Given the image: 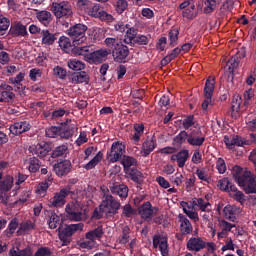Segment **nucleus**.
I'll return each instance as SVG.
<instances>
[{"label":"nucleus","mask_w":256,"mask_h":256,"mask_svg":"<svg viewBox=\"0 0 256 256\" xmlns=\"http://www.w3.org/2000/svg\"><path fill=\"white\" fill-rule=\"evenodd\" d=\"M215 91V78L214 77H208L205 86H204V101L202 103V109L207 113V109L209 108V105L212 103V97L213 93Z\"/></svg>","instance_id":"nucleus-8"},{"label":"nucleus","mask_w":256,"mask_h":256,"mask_svg":"<svg viewBox=\"0 0 256 256\" xmlns=\"http://www.w3.org/2000/svg\"><path fill=\"white\" fill-rule=\"evenodd\" d=\"M243 103V99L239 96V94H235L232 98L231 103V111L232 113H238L241 109V104Z\"/></svg>","instance_id":"nucleus-46"},{"label":"nucleus","mask_w":256,"mask_h":256,"mask_svg":"<svg viewBox=\"0 0 256 256\" xmlns=\"http://www.w3.org/2000/svg\"><path fill=\"white\" fill-rule=\"evenodd\" d=\"M99 209L106 217H114V215L119 213V209H121V202L115 199L111 194H104Z\"/></svg>","instance_id":"nucleus-5"},{"label":"nucleus","mask_w":256,"mask_h":256,"mask_svg":"<svg viewBox=\"0 0 256 256\" xmlns=\"http://www.w3.org/2000/svg\"><path fill=\"white\" fill-rule=\"evenodd\" d=\"M155 211H159V208L154 207L151 205V202L147 201L145 202L139 209L138 213L139 215L145 220L149 221L153 217V213Z\"/></svg>","instance_id":"nucleus-21"},{"label":"nucleus","mask_w":256,"mask_h":256,"mask_svg":"<svg viewBox=\"0 0 256 256\" xmlns=\"http://www.w3.org/2000/svg\"><path fill=\"white\" fill-rule=\"evenodd\" d=\"M231 185V181L229 178H223L219 181L220 191L229 192V186Z\"/></svg>","instance_id":"nucleus-64"},{"label":"nucleus","mask_w":256,"mask_h":256,"mask_svg":"<svg viewBox=\"0 0 256 256\" xmlns=\"http://www.w3.org/2000/svg\"><path fill=\"white\" fill-rule=\"evenodd\" d=\"M58 43L59 47L66 53H69V51L73 49V46L71 45V39H69L67 36H60Z\"/></svg>","instance_id":"nucleus-41"},{"label":"nucleus","mask_w":256,"mask_h":256,"mask_svg":"<svg viewBox=\"0 0 256 256\" xmlns=\"http://www.w3.org/2000/svg\"><path fill=\"white\" fill-rule=\"evenodd\" d=\"M67 33L71 39H73V45H81L87 41V26L83 24H76L67 30Z\"/></svg>","instance_id":"nucleus-7"},{"label":"nucleus","mask_w":256,"mask_h":256,"mask_svg":"<svg viewBox=\"0 0 256 256\" xmlns=\"http://www.w3.org/2000/svg\"><path fill=\"white\" fill-rule=\"evenodd\" d=\"M137 211L131 206V204H126L122 207V215L123 217H127L131 219V217L135 216Z\"/></svg>","instance_id":"nucleus-47"},{"label":"nucleus","mask_w":256,"mask_h":256,"mask_svg":"<svg viewBox=\"0 0 256 256\" xmlns=\"http://www.w3.org/2000/svg\"><path fill=\"white\" fill-rule=\"evenodd\" d=\"M68 67L72 69V71H83V69H85L83 62L75 59L68 62Z\"/></svg>","instance_id":"nucleus-50"},{"label":"nucleus","mask_w":256,"mask_h":256,"mask_svg":"<svg viewBox=\"0 0 256 256\" xmlns=\"http://www.w3.org/2000/svg\"><path fill=\"white\" fill-rule=\"evenodd\" d=\"M159 251L162 256H169V244L167 243V239L163 238L161 240Z\"/></svg>","instance_id":"nucleus-60"},{"label":"nucleus","mask_w":256,"mask_h":256,"mask_svg":"<svg viewBox=\"0 0 256 256\" xmlns=\"http://www.w3.org/2000/svg\"><path fill=\"white\" fill-rule=\"evenodd\" d=\"M11 22L7 18H0V35H5L7 29H9V25Z\"/></svg>","instance_id":"nucleus-63"},{"label":"nucleus","mask_w":256,"mask_h":256,"mask_svg":"<svg viewBox=\"0 0 256 256\" xmlns=\"http://www.w3.org/2000/svg\"><path fill=\"white\" fill-rule=\"evenodd\" d=\"M41 35V43L44 47H51V45H55V41L59 39V32H51L49 29H44L40 32Z\"/></svg>","instance_id":"nucleus-17"},{"label":"nucleus","mask_w":256,"mask_h":256,"mask_svg":"<svg viewBox=\"0 0 256 256\" xmlns=\"http://www.w3.org/2000/svg\"><path fill=\"white\" fill-rule=\"evenodd\" d=\"M29 151L30 153H32V155H37L39 159H45L51 151V144L42 141L39 142L37 145L30 146Z\"/></svg>","instance_id":"nucleus-13"},{"label":"nucleus","mask_w":256,"mask_h":256,"mask_svg":"<svg viewBox=\"0 0 256 256\" xmlns=\"http://www.w3.org/2000/svg\"><path fill=\"white\" fill-rule=\"evenodd\" d=\"M122 165L124 167V169L127 171H129V169H133V167H136L137 165V159L131 157V156H123L122 159Z\"/></svg>","instance_id":"nucleus-44"},{"label":"nucleus","mask_w":256,"mask_h":256,"mask_svg":"<svg viewBox=\"0 0 256 256\" xmlns=\"http://www.w3.org/2000/svg\"><path fill=\"white\" fill-rule=\"evenodd\" d=\"M67 155H69V147L65 144L57 146L51 152L52 159H59V158L65 159Z\"/></svg>","instance_id":"nucleus-30"},{"label":"nucleus","mask_w":256,"mask_h":256,"mask_svg":"<svg viewBox=\"0 0 256 256\" xmlns=\"http://www.w3.org/2000/svg\"><path fill=\"white\" fill-rule=\"evenodd\" d=\"M48 217L47 225L49 226V229H57V227H61V224L63 223L61 216L57 215L55 212H51Z\"/></svg>","instance_id":"nucleus-34"},{"label":"nucleus","mask_w":256,"mask_h":256,"mask_svg":"<svg viewBox=\"0 0 256 256\" xmlns=\"http://www.w3.org/2000/svg\"><path fill=\"white\" fill-rule=\"evenodd\" d=\"M10 256H33V248L31 246H27L22 250L12 249L9 251Z\"/></svg>","instance_id":"nucleus-43"},{"label":"nucleus","mask_w":256,"mask_h":256,"mask_svg":"<svg viewBox=\"0 0 256 256\" xmlns=\"http://www.w3.org/2000/svg\"><path fill=\"white\" fill-rule=\"evenodd\" d=\"M237 213H239V208H237V206L228 204L223 208V215L225 219L231 221L232 223L237 221Z\"/></svg>","instance_id":"nucleus-28"},{"label":"nucleus","mask_w":256,"mask_h":256,"mask_svg":"<svg viewBox=\"0 0 256 256\" xmlns=\"http://www.w3.org/2000/svg\"><path fill=\"white\" fill-rule=\"evenodd\" d=\"M70 194L71 190L69 188H62L59 192H55L53 197L49 200L50 206L56 209L64 207L65 203H67L66 199Z\"/></svg>","instance_id":"nucleus-10"},{"label":"nucleus","mask_w":256,"mask_h":256,"mask_svg":"<svg viewBox=\"0 0 256 256\" xmlns=\"http://www.w3.org/2000/svg\"><path fill=\"white\" fill-rule=\"evenodd\" d=\"M47 189H49V183L42 182L38 185L36 193L39 197H45V195H47Z\"/></svg>","instance_id":"nucleus-57"},{"label":"nucleus","mask_w":256,"mask_h":256,"mask_svg":"<svg viewBox=\"0 0 256 256\" xmlns=\"http://www.w3.org/2000/svg\"><path fill=\"white\" fill-rule=\"evenodd\" d=\"M239 63H241V56L239 54L232 56L228 62H227V67L229 71L228 79H231L233 81L234 78V72L237 67H239Z\"/></svg>","instance_id":"nucleus-27"},{"label":"nucleus","mask_w":256,"mask_h":256,"mask_svg":"<svg viewBox=\"0 0 256 256\" xmlns=\"http://www.w3.org/2000/svg\"><path fill=\"white\" fill-rule=\"evenodd\" d=\"M126 173L129 175L130 179L134 181V183L141 185L143 181V173H141V171L137 170L135 167H132V169H129L126 171Z\"/></svg>","instance_id":"nucleus-37"},{"label":"nucleus","mask_w":256,"mask_h":256,"mask_svg":"<svg viewBox=\"0 0 256 256\" xmlns=\"http://www.w3.org/2000/svg\"><path fill=\"white\" fill-rule=\"evenodd\" d=\"M131 239V228L129 226H124L122 229V235L117 239L119 245H127Z\"/></svg>","instance_id":"nucleus-39"},{"label":"nucleus","mask_w":256,"mask_h":256,"mask_svg":"<svg viewBox=\"0 0 256 256\" xmlns=\"http://www.w3.org/2000/svg\"><path fill=\"white\" fill-rule=\"evenodd\" d=\"M36 19L39 23L44 25V27H49L53 23V14L47 10H41L36 13Z\"/></svg>","instance_id":"nucleus-26"},{"label":"nucleus","mask_w":256,"mask_h":256,"mask_svg":"<svg viewBox=\"0 0 256 256\" xmlns=\"http://www.w3.org/2000/svg\"><path fill=\"white\" fill-rule=\"evenodd\" d=\"M71 161L65 159L53 165V171L57 177H65L71 173Z\"/></svg>","instance_id":"nucleus-16"},{"label":"nucleus","mask_w":256,"mask_h":256,"mask_svg":"<svg viewBox=\"0 0 256 256\" xmlns=\"http://www.w3.org/2000/svg\"><path fill=\"white\" fill-rule=\"evenodd\" d=\"M111 55V50L107 49H99V50H94L92 48V51L88 55V63H94V65H99L100 63H103L107 57Z\"/></svg>","instance_id":"nucleus-14"},{"label":"nucleus","mask_w":256,"mask_h":256,"mask_svg":"<svg viewBox=\"0 0 256 256\" xmlns=\"http://www.w3.org/2000/svg\"><path fill=\"white\" fill-rule=\"evenodd\" d=\"M103 160V152L99 151L93 159H91L87 164H85L83 167L86 169V171H91V169H95V166L98 163H101Z\"/></svg>","instance_id":"nucleus-38"},{"label":"nucleus","mask_w":256,"mask_h":256,"mask_svg":"<svg viewBox=\"0 0 256 256\" xmlns=\"http://www.w3.org/2000/svg\"><path fill=\"white\" fill-rule=\"evenodd\" d=\"M53 252H51V248L47 246H41L37 249L34 256H51Z\"/></svg>","instance_id":"nucleus-58"},{"label":"nucleus","mask_w":256,"mask_h":256,"mask_svg":"<svg viewBox=\"0 0 256 256\" xmlns=\"http://www.w3.org/2000/svg\"><path fill=\"white\" fill-rule=\"evenodd\" d=\"M51 11L56 19H70L73 15V8H71V4L67 1L53 2Z\"/></svg>","instance_id":"nucleus-6"},{"label":"nucleus","mask_w":256,"mask_h":256,"mask_svg":"<svg viewBox=\"0 0 256 256\" xmlns=\"http://www.w3.org/2000/svg\"><path fill=\"white\" fill-rule=\"evenodd\" d=\"M189 157H191V155L189 154V150L182 149L178 153L173 154L170 157V161H176L178 167H180V169H183V167H185V163L189 161Z\"/></svg>","instance_id":"nucleus-19"},{"label":"nucleus","mask_w":256,"mask_h":256,"mask_svg":"<svg viewBox=\"0 0 256 256\" xmlns=\"http://www.w3.org/2000/svg\"><path fill=\"white\" fill-rule=\"evenodd\" d=\"M35 229V224L31 220H27L20 225V231H24L25 233H29V231H33Z\"/></svg>","instance_id":"nucleus-59"},{"label":"nucleus","mask_w":256,"mask_h":256,"mask_svg":"<svg viewBox=\"0 0 256 256\" xmlns=\"http://www.w3.org/2000/svg\"><path fill=\"white\" fill-rule=\"evenodd\" d=\"M92 49L93 46L74 45L71 51L74 55H82L86 59V61H89V54L91 53Z\"/></svg>","instance_id":"nucleus-31"},{"label":"nucleus","mask_w":256,"mask_h":256,"mask_svg":"<svg viewBox=\"0 0 256 256\" xmlns=\"http://www.w3.org/2000/svg\"><path fill=\"white\" fill-rule=\"evenodd\" d=\"M9 131L12 135H15V137L23 135V133L31 131V123L27 120L14 122L10 125Z\"/></svg>","instance_id":"nucleus-15"},{"label":"nucleus","mask_w":256,"mask_h":256,"mask_svg":"<svg viewBox=\"0 0 256 256\" xmlns=\"http://www.w3.org/2000/svg\"><path fill=\"white\" fill-rule=\"evenodd\" d=\"M207 247V243L203 241L202 238L199 237H192L188 240L186 244V248L188 251H195L199 252L201 249H205Z\"/></svg>","instance_id":"nucleus-24"},{"label":"nucleus","mask_w":256,"mask_h":256,"mask_svg":"<svg viewBox=\"0 0 256 256\" xmlns=\"http://www.w3.org/2000/svg\"><path fill=\"white\" fill-rule=\"evenodd\" d=\"M203 143H205V134H203L201 128L188 132V145L191 147H202Z\"/></svg>","instance_id":"nucleus-12"},{"label":"nucleus","mask_w":256,"mask_h":256,"mask_svg":"<svg viewBox=\"0 0 256 256\" xmlns=\"http://www.w3.org/2000/svg\"><path fill=\"white\" fill-rule=\"evenodd\" d=\"M74 134L75 124L64 123L62 126H50L45 129V135L50 139H56V137H60V139H71Z\"/></svg>","instance_id":"nucleus-3"},{"label":"nucleus","mask_w":256,"mask_h":256,"mask_svg":"<svg viewBox=\"0 0 256 256\" xmlns=\"http://www.w3.org/2000/svg\"><path fill=\"white\" fill-rule=\"evenodd\" d=\"M17 227H19V219L13 218L9 222L8 227L6 229V233H7L8 237H11V235H13V233H15V231H17Z\"/></svg>","instance_id":"nucleus-49"},{"label":"nucleus","mask_w":256,"mask_h":256,"mask_svg":"<svg viewBox=\"0 0 256 256\" xmlns=\"http://www.w3.org/2000/svg\"><path fill=\"white\" fill-rule=\"evenodd\" d=\"M66 217L70 221H81L83 217V208L77 202H69L66 207Z\"/></svg>","instance_id":"nucleus-11"},{"label":"nucleus","mask_w":256,"mask_h":256,"mask_svg":"<svg viewBox=\"0 0 256 256\" xmlns=\"http://www.w3.org/2000/svg\"><path fill=\"white\" fill-rule=\"evenodd\" d=\"M105 234V232L103 231V226H98L97 228L88 231L85 234L86 239H88L89 241H101V239H103V235Z\"/></svg>","instance_id":"nucleus-29"},{"label":"nucleus","mask_w":256,"mask_h":256,"mask_svg":"<svg viewBox=\"0 0 256 256\" xmlns=\"http://www.w3.org/2000/svg\"><path fill=\"white\" fill-rule=\"evenodd\" d=\"M106 47L112 49V56L116 63H125L129 57V47L116 38H106L104 41Z\"/></svg>","instance_id":"nucleus-2"},{"label":"nucleus","mask_w":256,"mask_h":256,"mask_svg":"<svg viewBox=\"0 0 256 256\" xmlns=\"http://www.w3.org/2000/svg\"><path fill=\"white\" fill-rule=\"evenodd\" d=\"M232 177L239 187H243L246 195L256 194V180L251 171L236 165L232 168Z\"/></svg>","instance_id":"nucleus-1"},{"label":"nucleus","mask_w":256,"mask_h":256,"mask_svg":"<svg viewBox=\"0 0 256 256\" xmlns=\"http://www.w3.org/2000/svg\"><path fill=\"white\" fill-rule=\"evenodd\" d=\"M149 41H151L150 37L143 34H138L134 39L133 43H135L136 45H149Z\"/></svg>","instance_id":"nucleus-56"},{"label":"nucleus","mask_w":256,"mask_h":256,"mask_svg":"<svg viewBox=\"0 0 256 256\" xmlns=\"http://www.w3.org/2000/svg\"><path fill=\"white\" fill-rule=\"evenodd\" d=\"M194 205H197L200 211L204 213H211L212 208L209 201H205L203 198H198L196 201H194Z\"/></svg>","instance_id":"nucleus-40"},{"label":"nucleus","mask_w":256,"mask_h":256,"mask_svg":"<svg viewBox=\"0 0 256 256\" xmlns=\"http://www.w3.org/2000/svg\"><path fill=\"white\" fill-rule=\"evenodd\" d=\"M188 137L189 132L182 130L173 138L172 145H174V147H182L183 143H188Z\"/></svg>","instance_id":"nucleus-33"},{"label":"nucleus","mask_w":256,"mask_h":256,"mask_svg":"<svg viewBox=\"0 0 256 256\" xmlns=\"http://www.w3.org/2000/svg\"><path fill=\"white\" fill-rule=\"evenodd\" d=\"M204 5V13H213V11H215V8L217 7V0H205Z\"/></svg>","instance_id":"nucleus-52"},{"label":"nucleus","mask_w":256,"mask_h":256,"mask_svg":"<svg viewBox=\"0 0 256 256\" xmlns=\"http://www.w3.org/2000/svg\"><path fill=\"white\" fill-rule=\"evenodd\" d=\"M182 17H184V19H189L190 21H193V19L197 17V12H195V4H191L190 7L184 9L182 11Z\"/></svg>","instance_id":"nucleus-45"},{"label":"nucleus","mask_w":256,"mask_h":256,"mask_svg":"<svg viewBox=\"0 0 256 256\" xmlns=\"http://www.w3.org/2000/svg\"><path fill=\"white\" fill-rule=\"evenodd\" d=\"M138 33H139V30L137 28L131 27V25L128 24V28H126V35L130 43H133V41H135Z\"/></svg>","instance_id":"nucleus-51"},{"label":"nucleus","mask_w":256,"mask_h":256,"mask_svg":"<svg viewBox=\"0 0 256 256\" xmlns=\"http://www.w3.org/2000/svg\"><path fill=\"white\" fill-rule=\"evenodd\" d=\"M125 144L123 142H113L111 145V149L109 152H107V159L110 161V163H117L121 157H124L125 155Z\"/></svg>","instance_id":"nucleus-9"},{"label":"nucleus","mask_w":256,"mask_h":256,"mask_svg":"<svg viewBox=\"0 0 256 256\" xmlns=\"http://www.w3.org/2000/svg\"><path fill=\"white\" fill-rule=\"evenodd\" d=\"M72 83H74L75 85L79 83H89V74H87V72L85 71L72 74Z\"/></svg>","instance_id":"nucleus-36"},{"label":"nucleus","mask_w":256,"mask_h":256,"mask_svg":"<svg viewBox=\"0 0 256 256\" xmlns=\"http://www.w3.org/2000/svg\"><path fill=\"white\" fill-rule=\"evenodd\" d=\"M144 133H145V125L143 123L134 124V134L132 135V138H131L133 143L135 144L139 143Z\"/></svg>","instance_id":"nucleus-32"},{"label":"nucleus","mask_w":256,"mask_h":256,"mask_svg":"<svg viewBox=\"0 0 256 256\" xmlns=\"http://www.w3.org/2000/svg\"><path fill=\"white\" fill-rule=\"evenodd\" d=\"M157 148V140L153 137L147 136L146 140L142 144L141 155L142 157H149L153 151Z\"/></svg>","instance_id":"nucleus-20"},{"label":"nucleus","mask_w":256,"mask_h":256,"mask_svg":"<svg viewBox=\"0 0 256 256\" xmlns=\"http://www.w3.org/2000/svg\"><path fill=\"white\" fill-rule=\"evenodd\" d=\"M28 164V170L30 173H37V171L41 169V161H39L35 156L28 159Z\"/></svg>","instance_id":"nucleus-42"},{"label":"nucleus","mask_w":256,"mask_h":256,"mask_svg":"<svg viewBox=\"0 0 256 256\" xmlns=\"http://www.w3.org/2000/svg\"><path fill=\"white\" fill-rule=\"evenodd\" d=\"M112 195H117L121 201H125L129 197V187L125 184H113L110 186Z\"/></svg>","instance_id":"nucleus-23"},{"label":"nucleus","mask_w":256,"mask_h":256,"mask_svg":"<svg viewBox=\"0 0 256 256\" xmlns=\"http://www.w3.org/2000/svg\"><path fill=\"white\" fill-rule=\"evenodd\" d=\"M85 228V224L78 223V224H69V225H61L58 228V237L62 242V245H70L71 241L73 240L72 237L75 233H79L83 231Z\"/></svg>","instance_id":"nucleus-4"},{"label":"nucleus","mask_w":256,"mask_h":256,"mask_svg":"<svg viewBox=\"0 0 256 256\" xmlns=\"http://www.w3.org/2000/svg\"><path fill=\"white\" fill-rule=\"evenodd\" d=\"M9 35L12 37H26L28 35L27 26L21 22H14L10 26Z\"/></svg>","instance_id":"nucleus-22"},{"label":"nucleus","mask_w":256,"mask_h":256,"mask_svg":"<svg viewBox=\"0 0 256 256\" xmlns=\"http://www.w3.org/2000/svg\"><path fill=\"white\" fill-rule=\"evenodd\" d=\"M53 73L55 77H58V79H65V77H67V70L61 66L54 67Z\"/></svg>","instance_id":"nucleus-61"},{"label":"nucleus","mask_w":256,"mask_h":256,"mask_svg":"<svg viewBox=\"0 0 256 256\" xmlns=\"http://www.w3.org/2000/svg\"><path fill=\"white\" fill-rule=\"evenodd\" d=\"M13 189V176L6 175L0 179V191H11Z\"/></svg>","instance_id":"nucleus-35"},{"label":"nucleus","mask_w":256,"mask_h":256,"mask_svg":"<svg viewBox=\"0 0 256 256\" xmlns=\"http://www.w3.org/2000/svg\"><path fill=\"white\" fill-rule=\"evenodd\" d=\"M88 13H90L92 17H99V19H102V21H113V16L101 10V5L99 4H91Z\"/></svg>","instance_id":"nucleus-18"},{"label":"nucleus","mask_w":256,"mask_h":256,"mask_svg":"<svg viewBox=\"0 0 256 256\" xmlns=\"http://www.w3.org/2000/svg\"><path fill=\"white\" fill-rule=\"evenodd\" d=\"M15 99V93L9 91L0 92V103H11Z\"/></svg>","instance_id":"nucleus-48"},{"label":"nucleus","mask_w":256,"mask_h":256,"mask_svg":"<svg viewBox=\"0 0 256 256\" xmlns=\"http://www.w3.org/2000/svg\"><path fill=\"white\" fill-rule=\"evenodd\" d=\"M255 97V90L248 89L244 92V107H249L251 105V99Z\"/></svg>","instance_id":"nucleus-53"},{"label":"nucleus","mask_w":256,"mask_h":256,"mask_svg":"<svg viewBox=\"0 0 256 256\" xmlns=\"http://www.w3.org/2000/svg\"><path fill=\"white\" fill-rule=\"evenodd\" d=\"M169 39H170V47H175L177 45V41L179 40V30L173 29L169 32Z\"/></svg>","instance_id":"nucleus-55"},{"label":"nucleus","mask_w":256,"mask_h":256,"mask_svg":"<svg viewBox=\"0 0 256 256\" xmlns=\"http://www.w3.org/2000/svg\"><path fill=\"white\" fill-rule=\"evenodd\" d=\"M178 219L180 223V233L182 235H191V233H193V225L191 224V221H189L183 214H179Z\"/></svg>","instance_id":"nucleus-25"},{"label":"nucleus","mask_w":256,"mask_h":256,"mask_svg":"<svg viewBox=\"0 0 256 256\" xmlns=\"http://www.w3.org/2000/svg\"><path fill=\"white\" fill-rule=\"evenodd\" d=\"M216 169L220 175H223L225 171H227V165L225 164V160L223 158H218L216 162Z\"/></svg>","instance_id":"nucleus-62"},{"label":"nucleus","mask_w":256,"mask_h":256,"mask_svg":"<svg viewBox=\"0 0 256 256\" xmlns=\"http://www.w3.org/2000/svg\"><path fill=\"white\" fill-rule=\"evenodd\" d=\"M93 2L89 1V0H78L77 1V7L78 9H80L81 11H86L88 13V11H91V5Z\"/></svg>","instance_id":"nucleus-54"}]
</instances>
